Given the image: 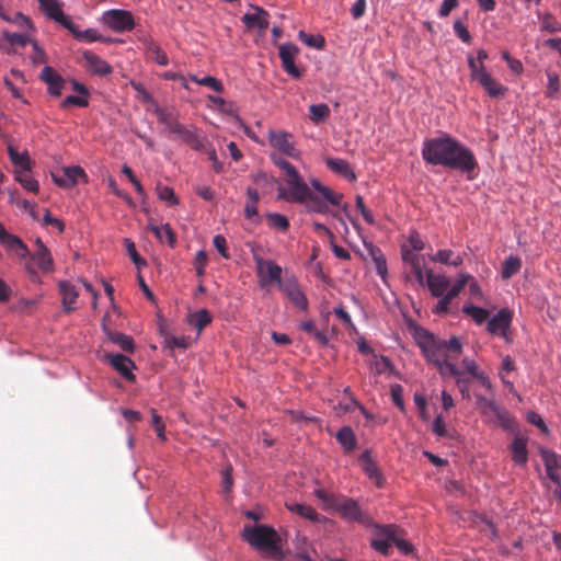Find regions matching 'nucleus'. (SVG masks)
I'll return each instance as SVG.
<instances>
[{
	"instance_id": "4",
	"label": "nucleus",
	"mask_w": 561,
	"mask_h": 561,
	"mask_svg": "<svg viewBox=\"0 0 561 561\" xmlns=\"http://www.w3.org/2000/svg\"><path fill=\"white\" fill-rule=\"evenodd\" d=\"M242 538L257 551L277 559L283 558L280 537L276 530L267 525L244 526Z\"/></svg>"
},
{
	"instance_id": "30",
	"label": "nucleus",
	"mask_w": 561,
	"mask_h": 561,
	"mask_svg": "<svg viewBox=\"0 0 561 561\" xmlns=\"http://www.w3.org/2000/svg\"><path fill=\"white\" fill-rule=\"evenodd\" d=\"M512 458L517 465H525L528 459L527 442L523 437H516L511 444Z\"/></svg>"
},
{
	"instance_id": "63",
	"label": "nucleus",
	"mask_w": 561,
	"mask_h": 561,
	"mask_svg": "<svg viewBox=\"0 0 561 561\" xmlns=\"http://www.w3.org/2000/svg\"><path fill=\"white\" fill-rule=\"evenodd\" d=\"M402 392H403V389H402L401 385L396 383V385L391 386V398H392L393 403L401 411H404V402H403V398H402Z\"/></svg>"
},
{
	"instance_id": "1",
	"label": "nucleus",
	"mask_w": 561,
	"mask_h": 561,
	"mask_svg": "<svg viewBox=\"0 0 561 561\" xmlns=\"http://www.w3.org/2000/svg\"><path fill=\"white\" fill-rule=\"evenodd\" d=\"M422 158L430 164L467 174H471L478 165L473 152L447 134L426 139L423 142Z\"/></svg>"
},
{
	"instance_id": "9",
	"label": "nucleus",
	"mask_w": 561,
	"mask_h": 561,
	"mask_svg": "<svg viewBox=\"0 0 561 561\" xmlns=\"http://www.w3.org/2000/svg\"><path fill=\"white\" fill-rule=\"evenodd\" d=\"M257 276L262 285L276 283L279 287L284 283L282 279V267L271 260H264L261 256H254Z\"/></svg>"
},
{
	"instance_id": "22",
	"label": "nucleus",
	"mask_w": 561,
	"mask_h": 561,
	"mask_svg": "<svg viewBox=\"0 0 561 561\" xmlns=\"http://www.w3.org/2000/svg\"><path fill=\"white\" fill-rule=\"evenodd\" d=\"M359 465L367 477L375 482V484L380 488L383 483V478L379 472V469L376 462L371 458L370 450H365L359 457Z\"/></svg>"
},
{
	"instance_id": "6",
	"label": "nucleus",
	"mask_w": 561,
	"mask_h": 561,
	"mask_svg": "<svg viewBox=\"0 0 561 561\" xmlns=\"http://www.w3.org/2000/svg\"><path fill=\"white\" fill-rule=\"evenodd\" d=\"M512 320L513 312L507 308H503L492 318L488 319L486 330L490 334L500 335L507 344H511L513 341L510 333Z\"/></svg>"
},
{
	"instance_id": "41",
	"label": "nucleus",
	"mask_w": 561,
	"mask_h": 561,
	"mask_svg": "<svg viewBox=\"0 0 561 561\" xmlns=\"http://www.w3.org/2000/svg\"><path fill=\"white\" fill-rule=\"evenodd\" d=\"M30 171H15V180L28 192L37 193L38 182L28 173Z\"/></svg>"
},
{
	"instance_id": "40",
	"label": "nucleus",
	"mask_w": 561,
	"mask_h": 561,
	"mask_svg": "<svg viewBox=\"0 0 561 561\" xmlns=\"http://www.w3.org/2000/svg\"><path fill=\"white\" fill-rule=\"evenodd\" d=\"M443 377H458V385L463 380L461 379V371L456 367L455 364L449 362V357L442 359L435 365Z\"/></svg>"
},
{
	"instance_id": "39",
	"label": "nucleus",
	"mask_w": 561,
	"mask_h": 561,
	"mask_svg": "<svg viewBox=\"0 0 561 561\" xmlns=\"http://www.w3.org/2000/svg\"><path fill=\"white\" fill-rule=\"evenodd\" d=\"M462 312L470 317L478 325L484 323L489 319V311L486 309L473 305L463 306Z\"/></svg>"
},
{
	"instance_id": "26",
	"label": "nucleus",
	"mask_w": 561,
	"mask_h": 561,
	"mask_svg": "<svg viewBox=\"0 0 561 561\" xmlns=\"http://www.w3.org/2000/svg\"><path fill=\"white\" fill-rule=\"evenodd\" d=\"M59 291L62 297V308L66 312H71L76 309V299L79 296L78 290L76 289L75 285H72L69 282H60L59 283Z\"/></svg>"
},
{
	"instance_id": "47",
	"label": "nucleus",
	"mask_w": 561,
	"mask_h": 561,
	"mask_svg": "<svg viewBox=\"0 0 561 561\" xmlns=\"http://www.w3.org/2000/svg\"><path fill=\"white\" fill-rule=\"evenodd\" d=\"M164 342L169 348L178 347L181 350H186L191 345V340L184 335L175 336L172 334H165Z\"/></svg>"
},
{
	"instance_id": "27",
	"label": "nucleus",
	"mask_w": 561,
	"mask_h": 561,
	"mask_svg": "<svg viewBox=\"0 0 561 561\" xmlns=\"http://www.w3.org/2000/svg\"><path fill=\"white\" fill-rule=\"evenodd\" d=\"M82 56L88 65L89 70L93 73L101 76L111 73V66L94 53L85 50Z\"/></svg>"
},
{
	"instance_id": "62",
	"label": "nucleus",
	"mask_w": 561,
	"mask_h": 561,
	"mask_svg": "<svg viewBox=\"0 0 561 561\" xmlns=\"http://www.w3.org/2000/svg\"><path fill=\"white\" fill-rule=\"evenodd\" d=\"M221 483L224 485L225 492H229L233 485L232 479V467L228 465L221 471Z\"/></svg>"
},
{
	"instance_id": "38",
	"label": "nucleus",
	"mask_w": 561,
	"mask_h": 561,
	"mask_svg": "<svg viewBox=\"0 0 561 561\" xmlns=\"http://www.w3.org/2000/svg\"><path fill=\"white\" fill-rule=\"evenodd\" d=\"M211 321V317L206 309H201L188 317V323L199 333Z\"/></svg>"
},
{
	"instance_id": "34",
	"label": "nucleus",
	"mask_w": 561,
	"mask_h": 561,
	"mask_svg": "<svg viewBox=\"0 0 561 561\" xmlns=\"http://www.w3.org/2000/svg\"><path fill=\"white\" fill-rule=\"evenodd\" d=\"M66 28L79 41L83 42H96L101 41V36L94 28H88L85 31H79L78 27L70 21V24Z\"/></svg>"
},
{
	"instance_id": "5",
	"label": "nucleus",
	"mask_w": 561,
	"mask_h": 561,
	"mask_svg": "<svg viewBox=\"0 0 561 561\" xmlns=\"http://www.w3.org/2000/svg\"><path fill=\"white\" fill-rule=\"evenodd\" d=\"M477 405L488 422L500 424L504 428L512 427L513 420L510 413L497 405L493 400L480 396L477 399Z\"/></svg>"
},
{
	"instance_id": "32",
	"label": "nucleus",
	"mask_w": 561,
	"mask_h": 561,
	"mask_svg": "<svg viewBox=\"0 0 561 561\" xmlns=\"http://www.w3.org/2000/svg\"><path fill=\"white\" fill-rule=\"evenodd\" d=\"M148 229L154 234V237L161 242V243H168L169 245L173 247L175 243L174 234L169 227V225H148Z\"/></svg>"
},
{
	"instance_id": "55",
	"label": "nucleus",
	"mask_w": 561,
	"mask_h": 561,
	"mask_svg": "<svg viewBox=\"0 0 561 561\" xmlns=\"http://www.w3.org/2000/svg\"><path fill=\"white\" fill-rule=\"evenodd\" d=\"M371 255L375 261L376 271L377 273L385 278L387 275V264L383 255L380 253L379 250L370 249Z\"/></svg>"
},
{
	"instance_id": "18",
	"label": "nucleus",
	"mask_w": 561,
	"mask_h": 561,
	"mask_svg": "<svg viewBox=\"0 0 561 561\" xmlns=\"http://www.w3.org/2000/svg\"><path fill=\"white\" fill-rule=\"evenodd\" d=\"M425 285L434 297L444 296L449 288V279L442 274H434L431 268L426 270Z\"/></svg>"
},
{
	"instance_id": "37",
	"label": "nucleus",
	"mask_w": 561,
	"mask_h": 561,
	"mask_svg": "<svg viewBox=\"0 0 561 561\" xmlns=\"http://www.w3.org/2000/svg\"><path fill=\"white\" fill-rule=\"evenodd\" d=\"M330 107L325 103L309 106V118L313 124H320L330 116Z\"/></svg>"
},
{
	"instance_id": "16",
	"label": "nucleus",
	"mask_w": 561,
	"mask_h": 561,
	"mask_svg": "<svg viewBox=\"0 0 561 561\" xmlns=\"http://www.w3.org/2000/svg\"><path fill=\"white\" fill-rule=\"evenodd\" d=\"M334 510L337 511L345 520L360 522L363 519L358 503L353 499L340 496Z\"/></svg>"
},
{
	"instance_id": "12",
	"label": "nucleus",
	"mask_w": 561,
	"mask_h": 561,
	"mask_svg": "<svg viewBox=\"0 0 561 561\" xmlns=\"http://www.w3.org/2000/svg\"><path fill=\"white\" fill-rule=\"evenodd\" d=\"M103 358L107 360L112 367L122 375L128 381H135L136 376L133 374V369L136 368L134 362L125 355L114 354L105 352Z\"/></svg>"
},
{
	"instance_id": "10",
	"label": "nucleus",
	"mask_w": 561,
	"mask_h": 561,
	"mask_svg": "<svg viewBox=\"0 0 561 561\" xmlns=\"http://www.w3.org/2000/svg\"><path fill=\"white\" fill-rule=\"evenodd\" d=\"M270 145L279 152L290 157L299 158L300 152L296 149L293 135L284 130H270L268 131Z\"/></svg>"
},
{
	"instance_id": "49",
	"label": "nucleus",
	"mask_w": 561,
	"mask_h": 561,
	"mask_svg": "<svg viewBox=\"0 0 561 561\" xmlns=\"http://www.w3.org/2000/svg\"><path fill=\"white\" fill-rule=\"evenodd\" d=\"M387 537L385 539H377L373 541V547L376 551L382 553L383 556L389 554V549L392 546L391 535H392V526L387 528Z\"/></svg>"
},
{
	"instance_id": "58",
	"label": "nucleus",
	"mask_w": 561,
	"mask_h": 561,
	"mask_svg": "<svg viewBox=\"0 0 561 561\" xmlns=\"http://www.w3.org/2000/svg\"><path fill=\"white\" fill-rule=\"evenodd\" d=\"M355 202H356V207L360 211L364 220L367 224L373 225L375 222V219H374L371 211L365 206L364 198L360 195H357L355 198Z\"/></svg>"
},
{
	"instance_id": "57",
	"label": "nucleus",
	"mask_w": 561,
	"mask_h": 561,
	"mask_svg": "<svg viewBox=\"0 0 561 561\" xmlns=\"http://www.w3.org/2000/svg\"><path fill=\"white\" fill-rule=\"evenodd\" d=\"M148 53L151 55V57L158 65L165 66L168 64V57H167L165 53L160 49V47H158L153 44H149Z\"/></svg>"
},
{
	"instance_id": "45",
	"label": "nucleus",
	"mask_w": 561,
	"mask_h": 561,
	"mask_svg": "<svg viewBox=\"0 0 561 561\" xmlns=\"http://www.w3.org/2000/svg\"><path fill=\"white\" fill-rule=\"evenodd\" d=\"M3 38L12 46H16V47H25L26 44L33 42V39H31V37L26 34H22V33H14V32H8V31H4L3 32Z\"/></svg>"
},
{
	"instance_id": "15",
	"label": "nucleus",
	"mask_w": 561,
	"mask_h": 561,
	"mask_svg": "<svg viewBox=\"0 0 561 561\" xmlns=\"http://www.w3.org/2000/svg\"><path fill=\"white\" fill-rule=\"evenodd\" d=\"M41 10L51 20L66 27L70 24V18L62 11L60 0H38Z\"/></svg>"
},
{
	"instance_id": "42",
	"label": "nucleus",
	"mask_w": 561,
	"mask_h": 561,
	"mask_svg": "<svg viewBox=\"0 0 561 561\" xmlns=\"http://www.w3.org/2000/svg\"><path fill=\"white\" fill-rule=\"evenodd\" d=\"M522 267V261L518 256L511 255L505 259L502 268V278L508 279L515 275Z\"/></svg>"
},
{
	"instance_id": "31",
	"label": "nucleus",
	"mask_w": 561,
	"mask_h": 561,
	"mask_svg": "<svg viewBox=\"0 0 561 561\" xmlns=\"http://www.w3.org/2000/svg\"><path fill=\"white\" fill-rule=\"evenodd\" d=\"M286 507L299 516L309 519L311 522H321L322 519H325L324 517H321L313 507L306 504L300 503H294V504H287Z\"/></svg>"
},
{
	"instance_id": "7",
	"label": "nucleus",
	"mask_w": 561,
	"mask_h": 561,
	"mask_svg": "<svg viewBox=\"0 0 561 561\" xmlns=\"http://www.w3.org/2000/svg\"><path fill=\"white\" fill-rule=\"evenodd\" d=\"M541 458L547 476L557 485L553 494L561 505V456L557 455L554 451L543 449L541 450Z\"/></svg>"
},
{
	"instance_id": "13",
	"label": "nucleus",
	"mask_w": 561,
	"mask_h": 561,
	"mask_svg": "<svg viewBox=\"0 0 561 561\" xmlns=\"http://www.w3.org/2000/svg\"><path fill=\"white\" fill-rule=\"evenodd\" d=\"M299 54V48L291 44L285 43L279 46V58L284 70L293 78H300L301 71L296 67L295 59Z\"/></svg>"
},
{
	"instance_id": "48",
	"label": "nucleus",
	"mask_w": 561,
	"mask_h": 561,
	"mask_svg": "<svg viewBox=\"0 0 561 561\" xmlns=\"http://www.w3.org/2000/svg\"><path fill=\"white\" fill-rule=\"evenodd\" d=\"M470 279H472L471 275L459 274L456 283L453 286L449 285V288H448V291L446 293V295L449 298L454 299L455 297H457L460 294V291L468 284V282H470Z\"/></svg>"
},
{
	"instance_id": "21",
	"label": "nucleus",
	"mask_w": 561,
	"mask_h": 561,
	"mask_svg": "<svg viewBox=\"0 0 561 561\" xmlns=\"http://www.w3.org/2000/svg\"><path fill=\"white\" fill-rule=\"evenodd\" d=\"M41 79L47 84L48 92L54 96H59L65 84L61 76L54 68L46 66L41 73Z\"/></svg>"
},
{
	"instance_id": "3",
	"label": "nucleus",
	"mask_w": 561,
	"mask_h": 561,
	"mask_svg": "<svg viewBox=\"0 0 561 561\" xmlns=\"http://www.w3.org/2000/svg\"><path fill=\"white\" fill-rule=\"evenodd\" d=\"M142 103H147L146 111L157 116L159 124L163 125L171 139L180 140L196 151L204 149L203 139L196 131L181 124L173 111L160 107L145 90H142Z\"/></svg>"
},
{
	"instance_id": "8",
	"label": "nucleus",
	"mask_w": 561,
	"mask_h": 561,
	"mask_svg": "<svg viewBox=\"0 0 561 561\" xmlns=\"http://www.w3.org/2000/svg\"><path fill=\"white\" fill-rule=\"evenodd\" d=\"M419 345L427 360L434 365L438 364L442 359L449 357V355L445 353L440 340L436 339L427 331H424L419 336Z\"/></svg>"
},
{
	"instance_id": "17",
	"label": "nucleus",
	"mask_w": 561,
	"mask_h": 561,
	"mask_svg": "<svg viewBox=\"0 0 561 561\" xmlns=\"http://www.w3.org/2000/svg\"><path fill=\"white\" fill-rule=\"evenodd\" d=\"M51 176L58 186L69 187L77 184L79 179L85 178V173L80 167H67L60 173H53Z\"/></svg>"
},
{
	"instance_id": "44",
	"label": "nucleus",
	"mask_w": 561,
	"mask_h": 561,
	"mask_svg": "<svg viewBox=\"0 0 561 561\" xmlns=\"http://www.w3.org/2000/svg\"><path fill=\"white\" fill-rule=\"evenodd\" d=\"M190 79L194 82H196L197 84L199 85H204V87H207L216 92H222L224 91V85L221 83V81H219L217 78L215 77H211V76H206L204 78H198L197 76L195 75H191L190 76Z\"/></svg>"
},
{
	"instance_id": "25",
	"label": "nucleus",
	"mask_w": 561,
	"mask_h": 561,
	"mask_svg": "<svg viewBox=\"0 0 561 561\" xmlns=\"http://www.w3.org/2000/svg\"><path fill=\"white\" fill-rule=\"evenodd\" d=\"M254 13H245L242 16V21L248 27L256 26L260 31H264L268 27L267 12L256 5H252Z\"/></svg>"
},
{
	"instance_id": "24",
	"label": "nucleus",
	"mask_w": 561,
	"mask_h": 561,
	"mask_svg": "<svg viewBox=\"0 0 561 561\" xmlns=\"http://www.w3.org/2000/svg\"><path fill=\"white\" fill-rule=\"evenodd\" d=\"M0 243L20 259H25L30 255L27 245L19 237L8 231L4 233L3 238L0 239Z\"/></svg>"
},
{
	"instance_id": "50",
	"label": "nucleus",
	"mask_w": 561,
	"mask_h": 561,
	"mask_svg": "<svg viewBox=\"0 0 561 561\" xmlns=\"http://www.w3.org/2000/svg\"><path fill=\"white\" fill-rule=\"evenodd\" d=\"M442 346L446 352L453 353L454 356H449L450 358H456L462 351V344L457 336H451L448 341L440 340Z\"/></svg>"
},
{
	"instance_id": "53",
	"label": "nucleus",
	"mask_w": 561,
	"mask_h": 561,
	"mask_svg": "<svg viewBox=\"0 0 561 561\" xmlns=\"http://www.w3.org/2000/svg\"><path fill=\"white\" fill-rule=\"evenodd\" d=\"M548 83H547V96L554 98L560 90V80L559 76L556 72H547Z\"/></svg>"
},
{
	"instance_id": "59",
	"label": "nucleus",
	"mask_w": 561,
	"mask_h": 561,
	"mask_svg": "<svg viewBox=\"0 0 561 561\" xmlns=\"http://www.w3.org/2000/svg\"><path fill=\"white\" fill-rule=\"evenodd\" d=\"M157 193L160 199L165 201L171 205L178 203L173 190L169 186H157Z\"/></svg>"
},
{
	"instance_id": "56",
	"label": "nucleus",
	"mask_w": 561,
	"mask_h": 561,
	"mask_svg": "<svg viewBox=\"0 0 561 561\" xmlns=\"http://www.w3.org/2000/svg\"><path fill=\"white\" fill-rule=\"evenodd\" d=\"M88 98L83 95H68L61 102V107L66 108L69 106H79V107H85L88 106Z\"/></svg>"
},
{
	"instance_id": "35",
	"label": "nucleus",
	"mask_w": 561,
	"mask_h": 561,
	"mask_svg": "<svg viewBox=\"0 0 561 561\" xmlns=\"http://www.w3.org/2000/svg\"><path fill=\"white\" fill-rule=\"evenodd\" d=\"M336 440L347 453L353 450L356 446L355 434L348 426H344L337 432Z\"/></svg>"
},
{
	"instance_id": "61",
	"label": "nucleus",
	"mask_w": 561,
	"mask_h": 561,
	"mask_svg": "<svg viewBox=\"0 0 561 561\" xmlns=\"http://www.w3.org/2000/svg\"><path fill=\"white\" fill-rule=\"evenodd\" d=\"M391 541H392V545H394L403 554H409L413 551V547L410 542L396 537L393 527H392Z\"/></svg>"
},
{
	"instance_id": "14",
	"label": "nucleus",
	"mask_w": 561,
	"mask_h": 561,
	"mask_svg": "<svg viewBox=\"0 0 561 561\" xmlns=\"http://www.w3.org/2000/svg\"><path fill=\"white\" fill-rule=\"evenodd\" d=\"M288 299L300 310H307L308 301L294 277H287L278 287Z\"/></svg>"
},
{
	"instance_id": "64",
	"label": "nucleus",
	"mask_w": 561,
	"mask_h": 561,
	"mask_svg": "<svg viewBox=\"0 0 561 561\" xmlns=\"http://www.w3.org/2000/svg\"><path fill=\"white\" fill-rule=\"evenodd\" d=\"M244 216L249 220L259 222L260 217H259V213H257V204L247 202L245 206H244Z\"/></svg>"
},
{
	"instance_id": "28",
	"label": "nucleus",
	"mask_w": 561,
	"mask_h": 561,
	"mask_svg": "<svg viewBox=\"0 0 561 561\" xmlns=\"http://www.w3.org/2000/svg\"><path fill=\"white\" fill-rule=\"evenodd\" d=\"M7 151L10 161L16 168L15 171H31V159L26 150L19 152L14 146L9 144Z\"/></svg>"
},
{
	"instance_id": "54",
	"label": "nucleus",
	"mask_w": 561,
	"mask_h": 561,
	"mask_svg": "<svg viewBox=\"0 0 561 561\" xmlns=\"http://www.w3.org/2000/svg\"><path fill=\"white\" fill-rule=\"evenodd\" d=\"M314 495L322 501L325 507L334 508L340 496L328 493L323 489H316Z\"/></svg>"
},
{
	"instance_id": "19",
	"label": "nucleus",
	"mask_w": 561,
	"mask_h": 561,
	"mask_svg": "<svg viewBox=\"0 0 561 561\" xmlns=\"http://www.w3.org/2000/svg\"><path fill=\"white\" fill-rule=\"evenodd\" d=\"M108 318L107 314L103 317L102 329L108 342L117 345L124 352H133L134 351V342L133 339L124 333L112 331L107 328L105 321Z\"/></svg>"
},
{
	"instance_id": "23",
	"label": "nucleus",
	"mask_w": 561,
	"mask_h": 561,
	"mask_svg": "<svg viewBox=\"0 0 561 561\" xmlns=\"http://www.w3.org/2000/svg\"><path fill=\"white\" fill-rule=\"evenodd\" d=\"M492 98L504 96L507 88L499 83L488 71L481 72L476 80Z\"/></svg>"
},
{
	"instance_id": "46",
	"label": "nucleus",
	"mask_w": 561,
	"mask_h": 561,
	"mask_svg": "<svg viewBox=\"0 0 561 561\" xmlns=\"http://www.w3.org/2000/svg\"><path fill=\"white\" fill-rule=\"evenodd\" d=\"M298 37L301 42H304L308 47H312L316 49H322L325 45L324 37L322 35H312L307 34L304 31L298 33Z\"/></svg>"
},
{
	"instance_id": "11",
	"label": "nucleus",
	"mask_w": 561,
	"mask_h": 561,
	"mask_svg": "<svg viewBox=\"0 0 561 561\" xmlns=\"http://www.w3.org/2000/svg\"><path fill=\"white\" fill-rule=\"evenodd\" d=\"M102 22L115 32L129 31L134 26L131 14L125 10L106 11L102 16Z\"/></svg>"
},
{
	"instance_id": "43",
	"label": "nucleus",
	"mask_w": 561,
	"mask_h": 561,
	"mask_svg": "<svg viewBox=\"0 0 561 561\" xmlns=\"http://www.w3.org/2000/svg\"><path fill=\"white\" fill-rule=\"evenodd\" d=\"M123 243L126 249V252L128 253V255L130 256L133 263L135 264V266L137 268L136 279L140 284V255L137 252L136 244L134 241H131L128 238H125L123 240Z\"/></svg>"
},
{
	"instance_id": "51",
	"label": "nucleus",
	"mask_w": 561,
	"mask_h": 561,
	"mask_svg": "<svg viewBox=\"0 0 561 561\" xmlns=\"http://www.w3.org/2000/svg\"><path fill=\"white\" fill-rule=\"evenodd\" d=\"M150 414H151L150 423H151L152 427L154 428L158 438H160L161 440H165L167 437H165L164 422L162 421L161 416L158 415L153 409L150 410Z\"/></svg>"
},
{
	"instance_id": "2",
	"label": "nucleus",
	"mask_w": 561,
	"mask_h": 561,
	"mask_svg": "<svg viewBox=\"0 0 561 561\" xmlns=\"http://www.w3.org/2000/svg\"><path fill=\"white\" fill-rule=\"evenodd\" d=\"M310 184L322 198L311 192L298 171L287 175L286 187H278V198L304 204L308 210L320 214L328 211V204L340 205L343 198L342 194L333 192L317 179H311Z\"/></svg>"
},
{
	"instance_id": "52",
	"label": "nucleus",
	"mask_w": 561,
	"mask_h": 561,
	"mask_svg": "<svg viewBox=\"0 0 561 561\" xmlns=\"http://www.w3.org/2000/svg\"><path fill=\"white\" fill-rule=\"evenodd\" d=\"M267 220L270 224L278 230L286 231L289 228V221L287 217L278 213L267 214Z\"/></svg>"
},
{
	"instance_id": "33",
	"label": "nucleus",
	"mask_w": 561,
	"mask_h": 561,
	"mask_svg": "<svg viewBox=\"0 0 561 561\" xmlns=\"http://www.w3.org/2000/svg\"><path fill=\"white\" fill-rule=\"evenodd\" d=\"M403 260L409 262L412 266V271L421 286L425 285L426 279V271L424 272L421 267L420 260L416 255L412 254L410 251L402 252Z\"/></svg>"
},
{
	"instance_id": "36",
	"label": "nucleus",
	"mask_w": 561,
	"mask_h": 561,
	"mask_svg": "<svg viewBox=\"0 0 561 561\" xmlns=\"http://www.w3.org/2000/svg\"><path fill=\"white\" fill-rule=\"evenodd\" d=\"M431 261L453 266H459L463 260L460 255H454L451 250H439L436 254L431 256Z\"/></svg>"
},
{
	"instance_id": "20",
	"label": "nucleus",
	"mask_w": 561,
	"mask_h": 561,
	"mask_svg": "<svg viewBox=\"0 0 561 561\" xmlns=\"http://www.w3.org/2000/svg\"><path fill=\"white\" fill-rule=\"evenodd\" d=\"M35 244L36 251L31 255L32 261L36 263L41 271L51 272L54 263L49 250L39 238L35 240Z\"/></svg>"
},
{
	"instance_id": "60",
	"label": "nucleus",
	"mask_w": 561,
	"mask_h": 561,
	"mask_svg": "<svg viewBox=\"0 0 561 561\" xmlns=\"http://www.w3.org/2000/svg\"><path fill=\"white\" fill-rule=\"evenodd\" d=\"M454 31L463 43H469L471 41V35L467 26L461 21L457 20L454 22Z\"/></svg>"
},
{
	"instance_id": "29",
	"label": "nucleus",
	"mask_w": 561,
	"mask_h": 561,
	"mask_svg": "<svg viewBox=\"0 0 561 561\" xmlns=\"http://www.w3.org/2000/svg\"><path fill=\"white\" fill-rule=\"evenodd\" d=\"M325 163L330 170L344 176L345 179H347L350 181H354L356 179L355 173L351 169L347 161H345L343 159H337V158L336 159L329 158V159H327Z\"/></svg>"
}]
</instances>
